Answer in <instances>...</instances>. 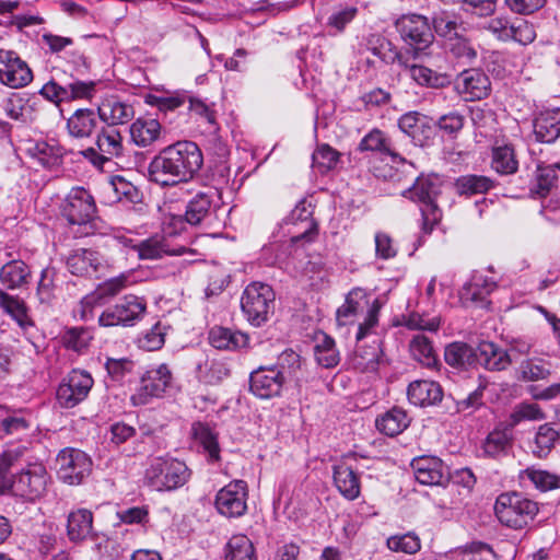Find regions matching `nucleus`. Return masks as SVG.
<instances>
[{"mask_svg":"<svg viewBox=\"0 0 560 560\" xmlns=\"http://www.w3.org/2000/svg\"><path fill=\"white\" fill-rule=\"evenodd\" d=\"M203 165V155L197 143L177 141L163 148L149 163V180L170 187L191 180Z\"/></svg>","mask_w":560,"mask_h":560,"instance_id":"f257e3e1","label":"nucleus"},{"mask_svg":"<svg viewBox=\"0 0 560 560\" xmlns=\"http://www.w3.org/2000/svg\"><path fill=\"white\" fill-rule=\"evenodd\" d=\"M371 293H368L361 288L352 289V316H358V308L360 307V301H364L366 306V314L363 322L359 324L357 332V350L352 357V368L358 369L362 372H375L378 365L380 348L374 341L373 345L363 347L360 345L363 338H365L373 328L378 324V313L381 310L380 301L374 298L370 301Z\"/></svg>","mask_w":560,"mask_h":560,"instance_id":"f03ea898","label":"nucleus"},{"mask_svg":"<svg viewBox=\"0 0 560 560\" xmlns=\"http://www.w3.org/2000/svg\"><path fill=\"white\" fill-rule=\"evenodd\" d=\"M97 85L96 81H83L66 70L56 69L38 93L46 101L60 106L73 101H91L97 93Z\"/></svg>","mask_w":560,"mask_h":560,"instance_id":"7ed1b4c3","label":"nucleus"},{"mask_svg":"<svg viewBox=\"0 0 560 560\" xmlns=\"http://www.w3.org/2000/svg\"><path fill=\"white\" fill-rule=\"evenodd\" d=\"M443 180L439 175L419 176L412 187L405 191L404 196L420 203L422 215L421 232L431 234L434 226L442 219V210L436 200L442 192Z\"/></svg>","mask_w":560,"mask_h":560,"instance_id":"20e7f679","label":"nucleus"},{"mask_svg":"<svg viewBox=\"0 0 560 560\" xmlns=\"http://www.w3.org/2000/svg\"><path fill=\"white\" fill-rule=\"evenodd\" d=\"M539 511L538 503L518 492L501 493L494 503L499 522L513 529H522L534 521Z\"/></svg>","mask_w":560,"mask_h":560,"instance_id":"39448f33","label":"nucleus"},{"mask_svg":"<svg viewBox=\"0 0 560 560\" xmlns=\"http://www.w3.org/2000/svg\"><path fill=\"white\" fill-rule=\"evenodd\" d=\"M49 479L50 476L43 463L26 462L19 472L12 475L11 481L5 485V492L34 502L46 493Z\"/></svg>","mask_w":560,"mask_h":560,"instance_id":"423d86ee","label":"nucleus"},{"mask_svg":"<svg viewBox=\"0 0 560 560\" xmlns=\"http://www.w3.org/2000/svg\"><path fill=\"white\" fill-rule=\"evenodd\" d=\"M275 300V291L269 284L254 281L242 293V313L252 326L260 327L273 314Z\"/></svg>","mask_w":560,"mask_h":560,"instance_id":"0eeeda50","label":"nucleus"},{"mask_svg":"<svg viewBox=\"0 0 560 560\" xmlns=\"http://www.w3.org/2000/svg\"><path fill=\"white\" fill-rule=\"evenodd\" d=\"M190 478L186 464L173 457H155L145 470L147 483L156 491H171L183 487Z\"/></svg>","mask_w":560,"mask_h":560,"instance_id":"6e6552de","label":"nucleus"},{"mask_svg":"<svg viewBox=\"0 0 560 560\" xmlns=\"http://www.w3.org/2000/svg\"><path fill=\"white\" fill-rule=\"evenodd\" d=\"M147 311V302L143 298L127 294L115 305L104 310L97 317L102 327L133 326Z\"/></svg>","mask_w":560,"mask_h":560,"instance_id":"1a4fd4ad","label":"nucleus"},{"mask_svg":"<svg viewBox=\"0 0 560 560\" xmlns=\"http://www.w3.org/2000/svg\"><path fill=\"white\" fill-rule=\"evenodd\" d=\"M58 478L68 485H80L92 471L91 458L81 450L66 447L56 458Z\"/></svg>","mask_w":560,"mask_h":560,"instance_id":"9d476101","label":"nucleus"},{"mask_svg":"<svg viewBox=\"0 0 560 560\" xmlns=\"http://www.w3.org/2000/svg\"><path fill=\"white\" fill-rule=\"evenodd\" d=\"M94 381L90 373L73 369L62 378L56 392L57 402L61 408H73L85 400Z\"/></svg>","mask_w":560,"mask_h":560,"instance_id":"9b49d317","label":"nucleus"},{"mask_svg":"<svg viewBox=\"0 0 560 560\" xmlns=\"http://www.w3.org/2000/svg\"><path fill=\"white\" fill-rule=\"evenodd\" d=\"M61 214L71 225H85L96 217L95 200L85 188L73 187L62 203Z\"/></svg>","mask_w":560,"mask_h":560,"instance_id":"f8f14e48","label":"nucleus"},{"mask_svg":"<svg viewBox=\"0 0 560 560\" xmlns=\"http://www.w3.org/2000/svg\"><path fill=\"white\" fill-rule=\"evenodd\" d=\"M173 384V374L167 364L149 369L140 381V386L131 396L133 405H147L150 398L162 397Z\"/></svg>","mask_w":560,"mask_h":560,"instance_id":"ddd939ff","label":"nucleus"},{"mask_svg":"<svg viewBox=\"0 0 560 560\" xmlns=\"http://www.w3.org/2000/svg\"><path fill=\"white\" fill-rule=\"evenodd\" d=\"M248 488L244 480H233L221 488L214 499V506L219 514L236 518L247 511Z\"/></svg>","mask_w":560,"mask_h":560,"instance_id":"4468645a","label":"nucleus"},{"mask_svg":"<svg viewBox=\"0 0 560 560\" xmlns=\"http://www.w3.org/2000/svg\"><path fill=\"white\" fill-rule=\"evenodd\" d=\"M34 79L33 71L19 54L0 49V83L10 89L27 86Z\"/></svg>","mask_w":560,"mask_h":560,"instance_id":"2eb2a0df","label":"nucleus"},{"mask_svg":"<svg viewBox=\"0 0 560 560\" xmlns=\"http://www.w3.org/2000/svg\"><path fill=\"white\" fill-rule=\"evenodd\" d=\"M396 25L401 38L416 50H424L434 39L428 19L423 15H404Z\"/></svg>","mask_w":560,"mask_h":560,"instance_id":"dca6fc26","label":"nucleus"},{"mask_svg":"<svg viewBox=\"0 0 560 560\" xmlns=\"http://www.w3.org/2000/svg\"><path fill=\"white\" fill-rule=\"evenodd\" d=\"M284 383L275 366H259L249 375V392L260 399H270L281 395Z\"/></svg>","mask_w":560,"mask_h":560,"instance_id":"f3484780","label":"nucleus"},{"mask_svg":"<svg viewBox=\"0 0 560 560\" xmlns=\"http://www.w3.org/2000/svg\"><path fill=\"white\" fill-rule=\"evenodd\" d=\"M100 119L110 127L126 125L135 117V108L129 100L118 94H106L97 105Z\"/></svg>","mask_w":560,"mask_h":560,"instance_id":"a211bd4d","label":"nucleus"},{"mask_svg":"<svg viewBox=\"0 0 560 560\" xmlns=\"http://www.w3.org/2000/svg\"><path fill=\"white\" fill-rule=\"evenodd\" d=\"M410 466L416 480L424 486H443L448 482V468L436 456L422 455L415 457Z\"/></svg>","mask_w":560,"mask_h":560,"instance_id":"6ab92c4d","label":"nucleus"},{"mask_svg":"<svg viewBox=\"0 0 560 560\" xmlns=\"http://www.w3.org/2000/svg\"><path fill=\"white\" fill-rule=\"evenodd\" d=\"M68 270L78 277L97 278L104 270V259L102 255L90 248H77L67 257Z\"/></svg>","mask_w":560,"mask_h":560,"instance_id":"aec40b11","label":"nucleus"},{"mask_svg":"<svg viewBox=\"0 0 560 560\" xmlns=\"http://www.w3.org/2000/svg\"><path fill=\"white\" fill-rule=\"evenodd\" d=\"M455 88L465 101L474 102L489 95L491 83L489 77L480 69H467L457 77Z\"/></svg>","mask_w":560,"mask_h":560,"instance_id":"412c9836","label":"nucleus"},{"mask_svg":"<svg viewBox=\"0 0 560 560\" xmlns=\"http://www.w3.org/2000/svg\"><path fill=\"white\" fill-rule=\"evenodd\" d=\"M398 128L416 145L423 147L433 136L431 119L418 112H408L398 119Z\"/></svg>","mask_w":560,"mask_h":560,"instance_id":"4be33fe9","label":"nucleus"},{"mask_svg":"<svg viewBox=\"0 0 560 560\" xmlns=\"http://www.w3.org/2000/svg\"><path fill=\"white\" fill-rule=\"evenodd\" d=\"M497 289V282L482 273H474L459 291L464 303H472L485 307L489 304L488 296Z\"/></svg>","mask_w":560,"mask_h":560,"instance_id":"5701e85b","label":"nucleus"},{"mask_svg":"<svg viewBox=\"0 0 560 560\" xmlns=\"http://www.w3.org/2000/svg\"><path fill=\"white\" fill-rule=\"evenodd\" d=\"M533 132L536 141L553 143L560 137V107L539 112L533 119Z\"/></svg>","mask_w":560,"mask_h":560,"instance_id":"b1692460","label":"nucleus"},{"mask_svg":"<svg viewBox=\"0 0 560 560\" xmlns=\"http://www.w3.org/2000/svg\"><path fill=\"white\" fill-rule=\"evenodd\" d=\"M140 259H159L165 255L180 256L186 252L184 246L172 247L165 235H153L133 246Z\"/></svg>","mask_w":560,"mask_h":560,"instance_id":"393cba45","label":"nucleus"},{"mask_svg":"<svg viewBox=\"0 0 560 560\" xmlns=\"http://www.w3.org/2000/svg\"><path fill=\"white\" fill-rule=\"evenodd\" d=\"M273 366L282 374L285 382L293 381L295 385L300 386L302 382L306 381L305 360L293 349L282 351Z\"/></svg>","mask_w":560,"mask_h":560,"instance_id":"a878e982","label":"nucleus"},{"mask_svg":"<svg viewBox=\"0 0 560 560\" xmlns=\"http://www.w3.org/2000/svg\"><path fill=\"white\" fill-rule=\"evenodd\" d=\"M407 395L412 405L427 407L440 402L443 397V390L436 382L417 380L409 384Z\"/></svg>","mask_w":560,"mask_h":560,"instance_id":"bb28decb","label":"nucleus"},{"mask_svg":"<svg viewBox=\"0 0 560 560\" xmlns=\"http://www.w3.org/2000/svg\"><path fill=\"white\" fill-rule=\"evenodd\" d=\"M67 536L71 542H82L93 536V513L88 509H77L67 517Z\"/></svg>","mask_w":560,"mask_h":560,"instance_id":"cd10ccee","label":"nucleus"},{"mask_svg":"<svg viewBox=\"0 0 560 560\" xmlns=\"http://www.w3.org/2000/svg\"><path fill=\"white\" fill-rule=\"evenodd\" d=\"M513 431L511 427L498 425L482 443V450L487 457L499 458L509 454L513 446Z\"/></svg>","mask_w":560,"mask_h":560,"instance_id":"c85d7f7f","label":"nucleus"},{"mask_svg":"<svg viewBox=\"0 0 560 560\" xmlns=\"http://www.w3.org/2000/svg\"><path fill=\"white\" fill-rule=\"evenodd\" d=\"M192 438L210 463L221 459V448L218 442V433L205 422H195L191 427Z\"/></svg>","mask_w":560,"mask_h":560,"instance_id":"c756f323","label":"nucleus"},{"mask_svg":"<svg viewBox=\"0 0 560 560\" xmlns=\"http://www.w3.org/2000/svg\"><path fill=\"white\" fill-rule=\"evenodd\" d=\"M288 222L298 225H303V231L299 232L294 236H292L293 242H299L305 240L307 242L312 241L313 237L317 234V224L313 220V208L312 203L306 199L301 200L295 208L291 211L288 217Z\"/></svg>","mask_w":560,"mask_h":560,"instance_id":"7c9ffc66","label":"nucleus"},{"mask_svg":"<svg viewBox=\"0 0 560 560\" xmlns=\"http://www.w3.org/2000/svg\"><path fill=\"white\" fill-rule=\"evenodd\" d=\"M131 141L139 148H148L162 135V126L155 118L139 117L130 125Z\"/></svg>","mask_w":560,"mask_h":560,"instance_id":"2f4dec72","label":"nucleus"},{"mask_svg":"<svg viewBox=\"0 0 560 560\" xmlns=\"http://www.w3.org/2000/svg\"><path fill=\"white\" fill-rule=\"evenodd\" d=\"M477 363L489 371H502L511 365L509 352L493 342H480L476 349Z\"/></svg>","mask_w":560,"mask_h":560,"instance_id":"473e14b6","label":"nucleus"},{"mask_svg":"<svg viewBox=\"0 0 560 560\" xmlns=\"http://www.w3.org/2000/svg\"><path fill=\"white\" fill-rule=\"evenodd\" d=\"M108 202H124L127 205H136L141 202L142 194L130 182L121 176H114L104 187Z\"/></svg>","mask_w":560,"mask_h":560,"instance_id":"72a5a7b5","label":"nucleus"},{"mask_svg":"<svg viewBox=\"0 0 560 560\" xmlns=\"http://www.w3.org/2000/svg\"><path fill=\"white\" fill-rule=\"evenodd\" d=\"M361 152L371 151L389 155L394 163H406V160L396 152L390 139L380 129H372L358 145Z\"/></svg>","mask_w":560,"mask_h":560,"instance_id":"f704fd0d","label":"nucleus"},{"mask_svg":"<svg viewBox=\"0 0 560 560\" xmlns=\"http://www.w3.org/2000/svg\"><path fill=\"white\" fill-rule=\"evenodd\" d=\"M209 342L219 350H238L248 346L246 334L230 328L215 326L209 331Z\"/></svg>","mask_w":560,"mask_h":560,"instance_id":"c9c22d12","label":"nucleus"},{"mask_svg":"<svg viewBox=\"0 0 560 560\" xmlns=\"http://www.w3.org/2000/svg\"><path fill=\"white\" fill-rule=\"evenodd\" d=\"M96 126L97 119L91 108H79L67 119V130L75 139L91 137Z\"/></svg>","mask_w":560,"mask_h":560,"instance_id":"e433bc0d","label":"nucleus"},{"mask_svg":"<svg viewBox=\"0 0 560 560\" xmlns=\"http://www.w3.org/2000/svg\"><path fill=\"white\" fill-rule=\"evenodd\" d=\"M559 441L560 432L551 423H544L537 428L530 442V453L536 458H546Z\"/></svg>","mask_w":560,"mask_h":560,"instance_id":"4c0bfd02","label":"nucleus"},{"mask_svg":"<svg viewBox=\"0 0 560 560\" xmlns=\"http://www.w3.org/2000/svg\"><path fill=\"white\" fill-rule=\"evenodd\" d=\"M31 275L30 267L21 259H12L0 268V281L10 290L26 285Z\"/></svg>","mask_w":560,"mask_h":560,"instance_id":"58836bf2","label":"nucleus"},{"mask_svg":"<svg viewBox=\"0 0 560 560\" xmlns=\"http://www.w3.org/2000/svg\"><path fill=\"white\" fill-rule=\"evenodd\" d=\"M375 424L382 433L396 436L409 427L410 418L401 407H393L378 417Z\"/></svg>","mask_w":560,"mask_h":560,"instance_id":"ea45409f","label":"nucleus"},{"mask_svg":"<svg viewBox=\"0 0 560 560\" xmlns=\"http://www.w3.org/2000/svg\"><path fill=\"white\" fill-rule=\"evenodd\" d=\"M213 214L212 198L206 192H198L186 206L185 220L191 225L209 221Z\"/></svg>","mask_w":560,"mask_h":560,"instance_id":"a19ab883","label":"nucleus"},{"mask_svg":"<svg viewBox=\"0 0 560 560\" xmlns=\"http://www.w3.org/2000/svg\"><path fill=\"white\" fill-rule=\"evenodd\" d=\"M0 307L15 320L25 332L34 327V322L27 315L25 303L20 298L10 295L3 290H0Z\"/></svg>","mask_w":560,"mask_h":560,"instance_id":"79ce46f5","label":"nucleus"},{"mask_svg":"<svg viewBox=\"0 0 560 560\" xmlns=\"http://www.w3.org/2000/svg\"><path fill=\"white\" fill-rule=\"evenodd\" d=\"M446 52L462 65L472 63L478 56L475 44L463 34H455L448 40H445Z\"/></svg>","mask_w":560,"mask_h":560,"instance_id":"37998d69","label":"nucleus"},{"mask_svg":"<svg viewBox=\"0 0 560 560\" xmlns=\"http://www.w3.org/2000/svg\"><path fill=\"white\" fill-rule=\"evenodd\" d=\"M406 69L410 78L419 85L442 89L451 84V75L447 73H439L420 65H407Z\"/></svg>","mask_w":560,"mask_h":560,"instance_id":"c03bdc74","label":"nucleus"},{"mask_svg":"<svg viewBox=\"0 0 560 560\" xmlns=\"http://www.w3.org/2000/svg\"><path fill=\"white\" fill-rule=\"evenodd\" d=\"M462 16L453 11L441 10L433 13L432 27L440 36L448 40L463 28Z\"/></svg>","mask_w":560,"mask_h":560,"instance_id":"a18cd8bd","label":"nucleus"},{"mask_svg":"<svg viewBox=\"0 0 560 560\" xmlns=\"http://www.w3.org/2000/svg\"><path fill=\"white\" fill-rule=\"evenodd\" d=\"M409 351L412 359L425 368L433 369L439 364L432 341L424 335L418 334L410 340Z\"/></svg>","mask_w":560,"mask_h":560,"instance_id":"49530a36","label":"nucleus"},{"mask_svg":"<svg viewBox=\"0 0 560 560\" xmlns=\"http://www.w3.org/2000/svg\"><path fill=\"white\" fill-rule=\"evenodd\" d=\"M491 167L500 175L514 174L518 168V161L513 145L503 144L493 147Z\"/></svg>","mask_w":560,"mask_h":560,"instance_id":"de8ad7c7","label":"nucleus"},{"mask_svg":"<svg viewBox=\"0 0 560 560\" xmlns=\"http://www.w3.org/2000/svg\"><path fill=\"white\" fill-rule=\"evenodd\" d=\"M445 362L453 368H466L477 363L476 350L465 342L450 343L444 351Z\"/></svg>","mask_w":560,"mask_h":560,"instance_id":"09e8293b","label":"nucleus"},{"mask_svg":"<svg viewBox=\"0 0 560 560\" xmlns=\"http://www.w3.org/2000/svg\"><path fill=\"white\" fill-rule=\"evenodd\" d=\"M224 560H257L252 540L246 535H233L225 545Z\"/></svg>","mask_w":560,"mask_h":560,"instance_id":"8fccbe9b","label":"nucleus"},{"mask_svg":"<svg viewBox=\"0 0 560 560\" xmlns=\"http://www.w3.org/2000/svg\"><path fill=\"white\" fill-rule=\"evenodd\" d=\"M95 144L98 151L108 155L110 160L120 156L124 151L120 131L108 125L100 130Z\"/></svg>","mask_w":560,"mask_h":560,"instance_id":"3c124183","label":"nucleus"},{"mask_svg":"<svg viewBox=\"0 0 560 560\" xmlns=\"http://www.w3.org/2000/svg\"><path fill=\"white\" fill-rule=\"evenodd\" d=\"M28 453V448L24 445H18L7 448L0 456V485L5 489L11 481L12 475L10 470L18 465L23 464Z\"/></svg>","mask_w":560,"mask_h":560,"instance_id":"603ef678","label":"nucleus"},{"mask_svg":"<svg viewBox=\"0 0 560 560\" xmlns=\"http://www.w3.org/2000/svg\"><path fill=\"white\" fill-rule=\"evenodd\" d=\"M0 420V439H4L7 436H22L32 428L30 418L19 412H11L7 409L4 411V416Z\"/></svg>","mask_w":560,"mask_h":560,"instance_id":"864d4df0","label":"nucleus"},{"mask_svg":"<svg viewBox=\"0 0 560 560\" xmlns=\"http://www.w3.org/2000/svg\"><path fill=\"white\" fill-rule=\"evenodd\" d=\"M517 374L522 382L545 380L550 374V363L540 358H528L520 363Z\"/></svg>","mask_w":560,"mask_h":560,"instance_id":"5fc2aeb1","label":"nucleus"},{"mask_svg":"<svg viewBox=\"0 0 560 560\" xmlns=\"http://www.w3.org/2000/svg\"><path fill=\"white\" fill-rule=\"evenodd\" d=\"M494 187V182L483 175H463L455 182V188L459 195L472 196L486 194Z\"/></svg>","mask_w":560,"mask_h":560,"instance_id":"6e6d98bb","label":"nucleus"},{"mask_svg":"<svg viewBox=\"0 0 560 560\" xmlns=\"http://www.w3.org/2000/svg\"><path fill=\"white\" fill-rule=\"evenodd\" d=\"M230 368L223 361H206L203 365L199 364L197 377L207 385H217L230 376Z\"/></svg>","mask_w":560,"mask_h":560,"instance_id":"4d7b16f0","label":"nucleus"},{"mask_svg":"<svg viewBox=\"0 0 560 560\" xmlns=\"http://www.w3.org/2000/svg\"><path fill=\"white\" fill-rule=\"evenodd\" d=\"M33 155L46 168L58 166L65 155V149L57 143L37 142Z\"/></svg>","mask_w":560,"mask_h":560,"instance_id":"13d9d810","label":"nucleus"},{"mask_svg":"<svg viewBox=\"0 0 560 560\" xmlns=\"http://www.w3.org/2000/svg\"><path fill=\"white\" fill-rule=\"evenodd\" d=\"M521 478L529 480L536 489L540 491H549L560 488V475L549 472L547 470L528 467L522 471Z\"/></svg>","mask_w":560,"mask_h":560,"instance_id":"bf43d9fd","label":"nucleus"},{"mask_svg":"<svg viewBox=\"0 0 560 560\" xmlns=\"http://www.w3.org/2000/svg\"><path fill=\"white\" fill-rule=\"evenodd\" d=\"M560 180V164L538 166L536 171V192L541 197L552 189H558Z\"/></svg>","mask_w":560,"mask_h":560,"instance_id":"052dcab7","label":"nucleus"},{"mask_svg":"<svg viewBox=\"0 0 560 560\" xmlns=\"http://www.w3.org/2000/svg\"><path fill=\"white\" fill-rule=\"evenodd\" d=\"M314 355L320 366L326 369L335 366L339 358L335 350L334 339L323 334L322 340L314 346Z\"/></svg>","mask_w":560,"mask_h":560,"instance_id":"680f3d73","label":"nucleus"},{"mask_svg":"<svg viewBox=\"0 0 560 560\" xmlns=\"http://www.w3.org/2000/svg\"><path fill=\"white\" fill-rule=\"evenodd\" d=\"M546 418L545 412L536 402L517 404L510 415V427H515L523 421H539Z\"/></svg>","mask_w":560,"mask_h":560,"instance_id":"e2e57ef3","label":"nucleus"},{"mask_svg":"<svg viewBox=\"0 0 560 560\" xmlns=\"http://www.w3.org/2000/svg\"><path fill=\"white\" fill-rule=\"evenodd\" d=\"M386 545L392 551L407 555H413L421 548L420 538L412 532L390 536L387 538Z\"/></svg>","mask_w":560,"mask_h":560,"instance_id":"0e129e2a","label":"nucleus"},{"mask_svg":"<svg viewBox=\"0 0 560 560\" xmlns=\"http://www.w3.org/2000/svg\"><path fill=\"white\" fill-rule=\"evenodd\" d=\"M339 153L327 144L319 145L312 154V166L320 174L334 168L338 162Z\"/></svg>","mask_w":560,"mask_h":560,"instance_id":"69168bd1","label":"nucleus"},{"mask_svg":"<svg viewBox=\"0 0 560 560\" xmlns=\"http://www.w3.org/2000/svg\"><path fill=\"white\" fill-rule=\"evenodd\" d=\"M128 284L129 277L126 275H120L100 283L94 291L101 298V300L106 303L109 299L125 290Z\"/></svg>","mask_w":560,"mask_h":560,"instance_id":"338daca9","label":"nucleus"},{"mask_svg":"<svg viewBox=\"0 0 560 560\" xmlns=\"http://www.w3.org/2000/svg\"><path fill=\"white\" fill-rule=\"evenodd\" d=\"M495 552L492 547L482 541H472L462 551L460 560H493Z\"/></svg>","mask_w":560,"mask_h":560,"instance_id":"774afa93","label":"nucleus"}]
</instances>
